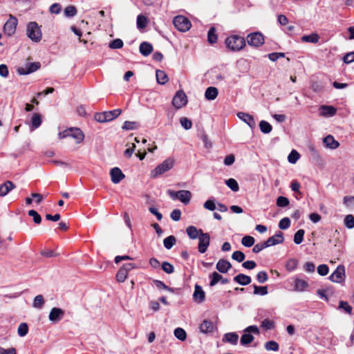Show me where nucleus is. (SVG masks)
Wrapping results in <instances>:
<instances>
[{"label":"nucleus","instance_id":"f257e3e1","mask_svg":"<svg viewBox=\"0 0 354 354\" xmlns=\"http://www.w3.org/2000/svg\"><path fill=\"white\" fill-rule=\"evenodd\" d=\"M226 46L232 51H239L245 46V40L239 35H231L225 39Z\"/></svg>","mask_w":354,"mask_h":354},{"label":"nucleus","instance_id":"f03ea898","mask_svg":"<svg viewBox=\"0 0 354 354\" xmlns=\"http://www.w3.org/2000/svg\"><path fill=\"white\" fill-rule=\"evenodd\" d=\"M59 139L66 138H73L75 140V142L79 144L84 140V135L83 132L78 128H69L58 133Z\"/></svg>","mask_w":354,"mask_h":354},{"label":"nucleus","instance_id":"7ed1b4c3","mask_svg":"<svg viewBox=\"0 0 354 354\" xmlns=\"http://www.w3.org/2000/svg\"><path fill=\"white\" fill-rule=\"evenodd\" d=\"M174 165V160L172 158H167L161 164L158 165L154 169L151 171V177L156 178L164 173L170 170Z\"/></svg>","mask_w":354,"mask_h":354},{"label":"nucleus","instance_id":"20e7f679","mask_svg":"<svg viewBox=\"0 0 354 354\" xmlns=\"http://www.w3.org/2000/svg\"><path fill=\"white\" fill-rule=\"evenodd\" d=\"M26 35L32 41L39 42L41 41L42 34L37 23L31 21L28 24Z\"/></svg>","mask_w":354,"mask_h":354},{"label":"nucleus","instance_id":"39448f33","mask_svg":"<svg viewBox=\"0 0 354 354\" xmlns=\"http://www.w3.org/2000/svg\"><path fill=\"white\" fill-rule=\"evenodd\" d=\"M243 335L241 337L240 343L242 346H246L254 340V336L251 334L259 335V328L255 325L249 326L243 330Z\"/></svg>","mask_w":354,"mask_h":354},{"label":"nucleus","instance_id":"423d86ee","mask_svg":"<svg viewBox=\"0 0 354 354\" xmlns=\"http://www.w3.org/2000/svg\"><path fill=\"white\" fill-rule=\"evenodd\" d=\"M167 194L172 200H179L185 205H187L192 198V193L188 190H180L176 192L174 190L168 189Z\"/></svg>","mask_w":354,"mask_h":354},{"label":"nucleus","instance_id":"0eeeda50","mask_svg":"<svg viewBox=\"0 0 354 354\" xmlns=\"http://www.w3.org/2000/svg\"><path fill=\"white\" fill-rule=\"evenodd\" d=\"M173 24L174 26L180 32H186L192 26L190 21L182 15L176 16L174 18Z\"/></svg>","mask_w":354,"mask_h":354},{"label":"nucleus","instance_id":"6e6552de","mask_svg":"<svg viewBox=\"0 0 354 354\" xmlns=\"http://www.w3.org/2000/svg\"><path fill=\"white\" fill-rule=\"evenodd\" d=\"M17 24V19L15 16L10 15L8 20L6 22L3 28L4 33L8 37L12 36L15 33Z\"/></svg>","mask_w":354,"mask_h":354},{"label":"nucleus","instance_id":"1a4fd4ad","mask_svg":"<svg viewBox=\"0 0 354 354\" xmlns=\"http://www.w3.org/2000/svg\"><path fill=\"white\" fill-rule=\"evenodd\" d=\"M187 103V97L183 91H178L172 100V104L176 109H181Z\"/></svg>","mask_w":354,"mask_h":354},{"label":"nucleus","instance_id":"9d476101","mask_svg":"<svg viewBox=\"0 0 354 354\" xmlns=\"http://www.w3.org/2000/svg\"><path fill=\"white\" fill-rule=\"evenodd\" d=\"M247 41L250 46L259 47L264 43V37L261 32H252L248 35Z\"/></svg>","mask_w":354,"mask_h":354},{"label":"nucleus","instance_id":"9b49d317","mask_svg":"<svg viewBox=\"0 0 354 354\" xmlns=\"http://www.w3.org/2000/svg\"><path fill=\"white\" fill-rule=\"evenodd\" d=\"M210 243V236L208 233L201 232L198 237V250L201 254L205 253Z\"/></svg>","mask_w":354,"mask_h":354},{"label":"nucleus","instance_id":"f8f14e48","mask_svg":"<svg viewBox=\"0 0 354 354\" xmlns=\"http://www.w3.org/2000/svg\"><path fill=\"white\" fill-rule=\"evenodd\" d=\"M41 66L39 62H29L25 66L19 67L17 73L20 75H28L38 70Z\"/></svg>","mask_w":354,"mask_h":354},{"label":"nucleus","instance_id":"ddd939ff","mask_svg":"<svg viewBox=\"0 0 354 354\" xmlns=\"http://www.w3.org/2000/svg\"><path fill=\"white\" fill-rule=\"evenodd\" d=\"M345 276V268L342 265L337 266L336 270L330 276V279L333 282L340 283Z\"/></svg>","mask_w":354,"mask_h":354},{"label":"nucleus","instance_id":"4468645a","mask_svg":"<svg viewBox=\"0 0 354 354\" xmlns=\"http://www.w3.org/2000/svg\"><path fill=\"white\" fill-rule=\"evenodd\" d=\"M64 315V311L62 309L55 307L51 309L48 317L51 322L56 324L63 318Z\"/></svg>","mask_w":354,"mask_h":354},{"label":"nucleus","instance_id":"2eb2a0df","mask_svg":"<svg viewBox=\"0 0 354 354\" xmlns=\"http://www.w3.org/2000/svg\"><path fill=\"white\" fill-rule=\"evenodd\" d=\"M237 117L246 123L251 129H254L256 127V122L252 115L245 112H239Z\"/></svg>","mask_w":354,"mask_h":354},{"label":"nucleus","instance_id":"dca6fc26","mask_svg":"<svg viewBox=\"0 0 354 354\" xmlns=\"http://www.w3.org/2000/svg\"><path fill=\"white\" fill-rule=\"evenodd\" d=\"M110 176L111 178V181L114 184L119 183L122 180H123L125 178L124 174L118 167H114L111 169L110 171Z\"/></svg>","mask_w":354,"mask_h":354},{"label":"nucleus","instance_id":"f3484780","mask_svg":"<svg viewBox=\"0 0 354 354\" xmlns=\"http://www.w3.org/2000/svg\"><path fill=\"white\" fill-rule=\"evenodd\" d=\"M284 241L283 234L281 232L279 231L274 236L268 238L266 242L268 247L282 243Z\"/></svg>","mask_w":354,"mask_h":354},{"label":"nucleus","instance_id":"a211bd4d","mask_svg":"<svg viewBox=\"0 0 354 354\" xmlns=\"http://www.w3.org/2000/svg\"><path fill=\"white\" fill-rule=\"evenodd\" d=\"M293 286L294 290L297 292H304L309 287V284L306 281L298 277L294 279Z\"/></svg>","mask_w":354,"mask_h":354},{"label":"nucleus","instance_id":"6ab92c4d","mask_svg":"<svg viewBox=\"0 0 354 354\" xmlns=\"http://www.w3.org/2000/svg\"><path fill=\"white\" fill-rule=\"evenodd\" d=\"M205 294L202 287L198 284H196L193 294L194 300L196 302L201 303L205 300Z\"/></svg>","mask_w":354,"mask_h":354},{"label":"nucleus","instance_id":"aec40b11","mask_svg":"<svg viewBox=\"0 0 354 354\" xmlns=\"http://www.w3.org/2000/svg\"><path fill=\"white\" fill-rule=\"evenodd\" d=\"M320 115L324 117H331L336 114L337 110L333 106L322 105Z\"/></svg>","mask_w":354,"mask_h":354},{"label":"nucleus","instance_id":"412c9836","mask_svg":"<svg viewBox=\"0 0 354 354\" xmlns=\"http://www.w3.org/2000/svg\"><path fill=\"white\" fill-rule=\"evenodd\" d=\"M231 263L225 259H220L216 263V269L221 273H226L231 268Z\"/></svg>","mask_w":354,"mask_h":354},{"label":"nucleus","instance_id":"4be33fe9","mask_svg":"<svg viewBox=\"0 0 354 354\" xmlns=\"http://www.w3.org/2000/svg\"><path fill=\"white\" fill-rule=\"evenodd\" d=\"M15 187V185L12 182L7 180L0 186V196H5Z\"/></svg>","mask_w":354,"mask_h":354},{"label":"nucleus","instance_id":"5701e85b","mask_svg":"<svg viewBox=\"0 0 354 354\" xmlns=\"http://www.w3.org/2000/svg\"><path fill=\"white\" fill-rule=\"evenodd\" d=\"M234 281L240 285L246 286L251 283L252 279L250 276L239 274L234 277Z\"/></svg>","mask_w":354,"mask_h":354},{"label":"nucleus","instance_id":"b1692460","mask_svg":"<svg viewBox=\"0 0 354 354\" xmlns=\"http://www.w3.org/2000/svg\"><path fill=\"white\" fill-rule=\"evenodd\" d=\"M186 232L191 239H198L201 236V233L203 232L202 230H198L195 226L190 225L186 229Z\"/></svg>","mask_w":354,"mask_h":354},{"label":"nucleus","instance_id":"393cba45","mask_svg":"<svg viewBox=\"0 0 354 354\" xmlns=\"http://www.w3.org/2000/svg\"><path fill=\"white\" fill-rule=\"evenodd\" d=\"M200 331L203 333H209L213 331L214 325L212 322L205 319L199 326Z\"/></svg>","mask_w":354,"mask_h":354},{"label":"nucleus","instance_id":"a878e982","mask_svg":"<svg viewBox=\"0 0 354 354\" xmlns=\"http://www.w3.org/2000/svg\"><path fill=\"white\" fill-rule=\"evenodd\" d=\"M239 340V335L236 333H225L223 337V341L236 345Z\"/></svg>","mask_w":354,"mask_h":354},{"label":"nucleus","instance_id":"bb28decb","mask_svg":"<svg viewBox=\"0 0 354 354\" xmlns=\"http://www.w3.org/2000/svg\"><path fill=\"white\" fill-rule=\"evenodd\" d=\"M140 53L144 56H148L153 50V46L151 44L144 41L140 44L139 48Z\"/></svg>","mask_w":354,"mask_h":354},{"label":"nucleus","instance_id":"cd10ccee","mask_svg":"<svg viewBox=\"0 0 354 354\" xmlns=\"http://www.w3.org/2000/svg\"><path fill=\"white\" fill-rule=\"evenodd\" d=\"M323 141L327 147L333 149L337 148L339 145V142L334 139L333 136L330 135L325 137Z\"/></svg>","mask_w":354,"mask_h":354},{"label":"nucleus","instance_id":"c85d7f7f","mask_svg":"<svg viewBox=\"0 0 354 354\" xmlns=\"http://www.w3.org/2000/svg\"><path fill=\"white\" fill-rule=\"evenodd\" d=\"M218 91L216 87L209 86L208 87L205 93V97L208 100H214L216 98Z\"/></svg>","mask_w":354,"mask_h":354},{"label":"nucleus","instance_id":"c756f323","mask_svg":"<svg viewBox=\"0 0 354 354\" xmlns=\"http://www.w3.org/2000/svg\"><path fill=\"white\" fill-rule=\"evenodd\" d=\"M42 122L41 116L39 113H34L31 119V130L37 129Z\"/></svg>","mask_w":354,"mask_h":354},{"label":"nucleus","instance_id":"7c9ffc66","mask_svg":"<svg viewBox=\"0 0 354 354\" xmlns=\"http://www.w3.org/2000/svg\"><path fill=\"white\" fill-rule=\"evenodd\" d=\"M156 80L158 84H165L168 82V77L166 73L161 70L156 71Z\"/></svg>","mask_w":354,"mask_h":354},{"label":"nucleus","instance_id":"2f4dec72","mask_svg":"<svg viewBox=\"0 0 354 354\" xmlns=\"http://www.w3.org/2000/svg\"><path fill=\"white\" fill-rule=\"evenodd\" d=\"M122 113V110L120 109H117L113 111H104L106 118L107 121H111L118 117Z\"/></svg>","mask_w":354,"mask_h":354},{"label":"nucleus","instance_id":"473e14b6","mask_svg":"<svg viewBox=\"0 0 354 354\" xmlns=\"http://www.w3.org/2000/svg\"><path fill=\"white\" fill-rule=\"evenodd\" d=\"M147 24H148V19L145 16H144L142 15H139L137 17L136 25H137V28L139 30L146 28Z\"/></svg>","mask_w":354,"mask_h":354},{"label":"nucleus","instance_id":"72a5a7b5","mask_svg":"<svg viewBox=\"0 0 354 354\" xmlns=\"http://www.w3.org/2000/svg\"><path fill=\"white\" fill-rule=\"evenodd\" d=\"M319 36L317 33H312L308 35H304L301 40L304 42L315 44L319 41Z\"/></svg>","mask_w":354,"mask_h":354},{"label":"nucleus","instance_id":"f704fd0d","mask_svg":"<svg viewBox=\"0 0 354 354\" xmlns=\"http://www.w3.org/2000/svg\"><path fill=\"white\" fill-rule=\"evenodd\" d=\"M218 37L216 34V28L214 27L210 28L207 33V40L210 44H215L217 41Z\"/></svg>","mask_w":354,"mask_h":354},{"label":"nucleus","instance_id":"c9c22d12","mask_svg":"<svg viewBox=\"0 0 354 354\" xmlns=\"http://www.w3.org/2000/svg\"><path fill=\"white\" fill-rule=\"evenodd\" d=\"M174 334L175 337L180 341H185L187 338V333L182 328H176L174 330Z\"/></svg>","mask_w":354,"mask_h":354},{"label":"nucleus","instance_id":"e433bc0d","mask_svg":"<svg viewBox=\"0 0 354 354\" xmlns=\"http://www.w3.org/2000/svg\"><path fill=\"white\" fill-rule=\"evenodd\" d=\"M274 326V322L268 319H263L261 323V327L266 330L273 329Z\"/></svg>","mask_w":354,"mask_h":354},{"label":"nucleus","instance_id":"4c0bfd02","mask_svg":"<svg viewBox=\"0 0 354 354\" xmlns=\"http://www.w3.org/2000/svg\"><path fill=\"white\" fill-rule=\"evenodd\" d=\"M259 128L263 133H269L272 129L271 124L265 120H261L259 122Z\"/></svg>","mask_w":354,"mask_h":354},{"label":"nucleus","instance_id":"58836bf2","mask_svg":"<svg viewBox=\"0 0 354 354\" xmlns=\"http://www.w3.org/2000/svg\"><path fill=\"white\" fill-rule=\"evenodd\" d=\"M176 239L174 236L166 237L163 240L164 247L168 250L171 249L176 243Z\"/></svg>","mask_w":354,"mask_h":354},{"label":"nucleus","instance_id":"ea45409f","mask_svg":"<svg viewBox=\"0 0 354 354\" xmlns=\"http://www.w3.org/2000/svg\"><path fill=\"white\" fill-rule=\"evenodd\" d=\"M305 234V231L303 229H300L296 232L294 235V242L295 244L299 245L302 243L304 240V236Z\"/></svg>","mask_w":354,"mask_h":354},{"label":"nucleus","instance_id":"a19ab883","mask_svg":"<svg viewBox=\"0 0 354 354\" xmlns=\"http://www.w3.org/2000/svg\"><path fill=\"white\" fill-rule=\"evenodd\" d=\"M128 274L129 273H127L126 270H124V269L120 268L116 274V276H115L116 280L119 283L124 282L126 280V279L128 276Z\"/></svg>","mask_w":354,"mask_h":354},{"label":"nucleus","instance_id":"79ce46f5","mask_svg":"<svg viewBox=\"0 0 354 354\" xmlns=\"http://www.w3.org/2000/svg\"><path fill=\"white\" fill-rule=\"evenodd\" d=\"M254 288V294L258 295H266L268 294V287L267 286H258L257 285H253Z\"/></svg>","mask_w":354,"mask_h":354},{"label":"nucleus","instance_id":"37998d69","mask_svg":"<svg viewBox=\"0 0 354 354\" xmlns=\"http://www.w3.org/2000/svg\"><path fill=\"white\" fill-rule=\"evenodd\" d=\"M209 278L211 279L209 286H214L222 279V276L218 272H214L209 275Z\"/></svg>","mask_w":354,"mask_h":354},{"label":"nucleus","instance_id":"c03bdc74","mask_svg":"<svg viewBox=\"0 0 354 354\" xmlns=\"http://www.w3.org/2000/svg\"><path fill=\"white\" fill-rule=\"evenodd\" d=\"M255 239L251 236H245L241 239V243L245 247H251L254 244Z\"/></svg>","mask_w":354,"mask_h":354},{"label":"nucleus","instance_id":"a18cd8bd","mask_svg":"<svg viewBox=\"0 0 354 354\" xmlns=\"http://www.w3.org/2000/svg\"><path fill=\"white\" fill-rule=\"evenodd\" d=\"M225 184L234 192H238L239 189L238 183L234 178H229L225 181Z\"/></svg>","mask_w":354,"mask_h":354},{"label":"nucleus","instance_id":"49530a36","mask_svg":"<svg viewBox=\"0 0 354 354\" xmlns=\"http://www.w3.org/2000/svg\"><path fill=\"white\" fill-rule=\"evenodd\" d=\"M44 304V299L41 295H37L33 301V307L36 308H41Z\"/></svg>","mask_w":354,"mask_h":354},{"label":"nucleus","instance_id":"de8ad7c7","mask_svg":"<svg viewBox=\"0 0 354 354\" xmlns=\"http://www.w3.org/2000/svg\"><path fill=\"white\" fill-rule=\"evenodd\" d=\"M279 348L278 343L273 340L268 341L265 344V348L267 351H277Z\"/></svg>","mask_w":354,"mask_h":354},{"label":"nucleus","instance_id":"09e8293b","mask_svg":"<svg viewBox=\"0 0 354 354\" xmlns=\"http://www.w3.org/2000/svg\"><path fill=\"white\" fill-rule=\"evenodd\" d=\"M300 158L299 153L295 149L292 150L288 156L289 162L295 164Z\"/></svg>","mask_w":354,"mask_h":354},{"label":"nucleus","instance_id":"8fccbe9b","mask_svg":"<svg viewBox=\"0 0 354 354\" xmlns=\"http://www.w3.org/2000/svg\"><path fill=\"white\" fill-rule=\"evenodd\" d=\"M77 14V9L73 6H68L64 9V15L67 17H73Z\"/></svg>","mask_w":354,"mask_h":354},{"label":"nucleus","instance_id":"3c124183","mask_svg":"<svg viewBox=\"0 0 354 354\" xmlns=\"http://www.w3.org/2000/svg\"><path fill=\"white\" fill-rule=\"evenodd\" d=\"M28 332V326L26 323H21L19 324L17 333L20 337H24Z\"/></svg>","mask_w":354,"mask_h":354},{"label":"nucleus","instance_id":"603ef678","mask_svg":"<svg viewBox=\"0 0 354 354\" xmlns=\"http://www.w3.org/2000/svg\"><path fill=\"white\" fill-rule=\"evenodd\" d=\"M28 215L30 216H32L33 218V221L36 224H39L41 222V216L37 213V211L34 209H30L28 212Z\"/></svg>","mask_w":354,"mask_h":354},{"label":"nucleus","instance_id":"864d4df0","mask_svg":"<svg viewBox=\"0 0 354 354\" xmlns=\"http://www.w3.org/2000/svg\"><path fill=\"white\" fill-rule=\"evenodd\" d=\"M277 205L280 207H285L290 203L288 198L285 196H279L277 199Z\"/></svg>","mask_w":354,"mask_h":354},{"label":"nucleus","instance_id":"5fc2aeb1","mask_svg":"<svg viewBox=\"0 0 354 354\" xmlns=\"http://www.w3.org/2000/svg\"><path fill=\"white\" fill-rule=\"evenodd\" d=\"M110 48L112 49H119L122 48L123 46V41L120 39H115L113 40L111 43H109V45Z\"/></svg>","mask_w":354,"mask_h":354},{"label":"nucleus","instance_id":"6e6d98bb","mask_svg":"<svg viewBox=\"0 0 354 354\" xmlns=\"http://www.w3.org/2000/svg\"><path fill=\"white\" fill-rule=\"evenodd\" d=\"M162 269L167 274H171L174 272V266L167 261H164L162 263Z\"/></svg>","mask_w":354,"mask_h":354},{"label":"nucleus","instance_id":"4d7b16f0","mask_svg":"<svg viewBox=\"0 0 354 354\" xmlns=\"http://www.w3.org/2000/svg\"><path fill=\"white\" fill-rule=\"evenodd\" d=\"M203 207L210 211H214L216 209V205L214 199H208L203 205Z\"/></svg>","mask_w":354,"mask_h":354},{"label":"nucleus","instance_id":"13d9d810","mask_svg":"<svg viewBox=\"0 0 354 354\" xmlns=\"http://www.w3.org/2000/svg\"><path fill=\"white\" fill-rule=\"evenodd\" d=\"M232 259L238 261V262H242L245 258V255L243 252L241 251H235L233 252L232 255Z\"/></svg>","mask_w":354,"mask_h":354},{"label":"nucleus","instance_id":"bf43d9fd","mask_svg":"<svg viewBox=\"0 0 354 354\" xmlns=\"http://www.w3.org/2000/svg\"><path fill=\"white\" fill-rule=\"evenodd\" d=\"M297 265H298V261L297 260L295 259H291L290 260L288 261V262L286 263V269L288 270V271H293L295 270L297 267Z\"/></svg>","mask_w":354,"mask_h":354},{"label":"nucleus","instance_id":"052dcab7","mask_svg":"<svg viewBox=\"0 0 354 354\" xmlns=\"http://www.w3.org/2000/svg\"><path fill=\"white\" fill-rule=\"evenodd\" d=\"M344 224L349 229L353 228L354 227V216L351 214H348V215L346 216V217L344 218Z\"/></svg>","mask_w":354,"mask_h":354},{"label":"nucleus","instance_id":"680f3d73","mask_svg":"<svg viewBox=\"0 0 354 354\" xmlns=\"http://www.w3.org/2000/svg\"><path fill=\"white\" fill-rule=\"evenodd\" d=\"M181 126L186 130L190 129L192 127V121L187 118H182L180 120Z\"/></svg>","mask_w":354,"mask_h":354},{"label":"nucleus","instance_id":"e2e57ef3","mask_svg":"<svg viewBox=\"0 0 354 354\" xmlns=\"http://www.w3.org/2000/svg\"><path fill=\"white\" fill-rule=\"evenodd\" d=\"M290 225V220L288 217L282 218L279 223V227L281 230H286Z\"/></svg>","mask_w":354,"mask_h":354},{"label":"nucleus","instance_id":"0e129e2a","mask_svg":"<svg viewBox=\"0 0 354 354\" xmlns=\"http://www.w3.org/2000/svg\"><path fill=\"white\" fill-rule=\"evenodd\" d=\"M266 248H268L266 242V241L261 242V243H259L254 245V246L252 248V252L254 253H259V252H261V250H263V249H265Z\"/></svg>","mask_w":354,"mask_h":354},{"label":"nucleus","instance_id":"69168bd1","mask_svg":"<svg viewBox=\"0 0 354 354\" xmlns=\"http://www.w3.org/2000/svg\"><path fill=\"white\" fill-rule=\"evenodd\" d=\"M329 268L327 265L322 264L317 267V272L321 276H326L328 274Z\"/></svg>","mask_w":354,"mask_h":354},{"label":"nucleus","instance_id":"338daca9","mask_svg":"<svg viewBox=\"0 0 354 354\" xmlns=\"http://www.w3.org/2000/svg\"><path fill=\"white\" fill-rule=\"evenodd\" d=\"M339 308L343 309L346 313L351 314L352 307L346 301H341L339 302Z\"/></svg>","mask_w":354,"mask_h":354},{"label":"nucleus","instance_id":"774afa93","mask_svg":"<svg viewBox=\"0 0 354 354\" xmlns=\"http://www.w3.org/2000/svg\"><path fill=\"white\" fill-rule=\"evenodd\" d=\"M257 279L261 283H265L268 279L267 273L265 271L258 272L257 274Z\"/></svg>","mask_w":354,"mask_h":354}]
</instances>
